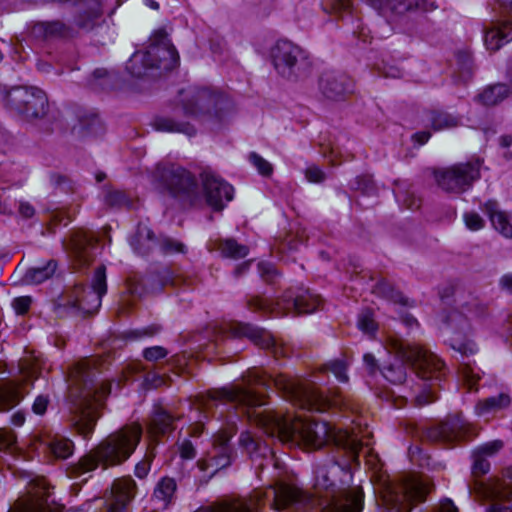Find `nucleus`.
Returning a JSON list of instances; mask_svg holds the SVG:
<instances>
[{"label": "nucleus", "mask_w": 512, "mask_h": 512, "mask_svg": "<svg viewBox=\"0 0 512 512\" xmlns=\"http://www.w3.org/2000/svg\"><path fill=\"white\" fill-rule=\"evenodd\" d=\"M244 380V386L223 388L203 397L201 408L208 413L218 402H231L244 408L260 407L265 402L256 388H267L272 384L294 405L305 410L322 412L333 406L344 405L339 395L326 396L313 384L298 382L282 374L267 376L261 370L253 369L247 372Z\"/></svg>", "instance_id": "nucleus-1"}, {"label": "nucleus", "mask_w": 512, "mask_h": 512, "mask_svg": "<svg viewBox=\"0 0 512 512\" xmlns=\"http://www.w3.org/2000/svg\"><path fill=\"white\" fill-rule=\"evenodd\" d=\"M247 414L268 436L276 437L283 443H303L316 449L333 441L349 453L351 460L358 458L361 442L354 432L332 428L326 422L309 421L301 416L284 415L267 409H255Z\"/></svg>", "instance_id": "nucleus-2"}, {"label": "nucleus", "mask_w": 512, "mask_h": 512, "mask_svg": "<svg viewBox=\"0 0 512 512\" xmlns=\"http://www.w3.org/2000/svg\"><path fill=\"white\" fill-rule=\"evenodd\" d=\"M94 359H83L69 373V411L72 425L83 436L92 433L99 410L111 391L110 384L97 378Z\"/></svg>", "instance_id": "nucleus-3"}, {"label": "nucleus", "mask_w": 512, "mask_h": 512, "mask_svg": "<svg viewBox=\"0 0 512 512\" xmlns=\"http://www.w3.org/2000/svg\"><path fill=\"white\" fill-rule=\"evenodd\" d=\"M387 349L401 360L381 368L382 375L391 383L400 384L406 378L404 362L409 363L423 378L438 380L443 368V362L433 353L416 344H410L402 339L389 338Z\"/></svg>", "instance_id": "nucleus-4"}, {"label": "nucleus", "mask_w": 512, "mask_h": 512, "mask_svg": "<svg viewBox=\"0 0 512 512\" xmlns=\"http://www.w3.org/2000/svg\"><path fill=\"white\" fill-rule=\"evenodd\" d=\"M142 427L138 423L127 424L105 438L93 451L79 461V470L90 472L101 463L104 466H117L127 461L136 450Z\"/></svg>", "instance_id": "nucleus-5"}, {"label": "nucleus", "mask_w": 512, "mask_h": 512, "mask_svg": "<svg viewBox=\"0 0 512 512\" xmlns=\"http://www.w3.org/2000/svg\"><path fill=\"white\" fill-rule=\"evenodd\" d=\"M179 55L164 30L155 31L145 51L135 52L127 62V70L134 77H144L154 70L168 71L177 66Z\"/></svg>", "instance_id": "nucleus-6"}, {"label": "nucleus", "mask_w": 512, "mask_h": 512, "mask_svg": "<svg viewBox=\"0 0 512 512\" xmlns=\"http://www.w3.org/2000/svg\"><path fill=\"white\" fill-rule=\"evenodd\" d=\"M271 58L276 72L290 81L304 77L309 68L306 52L287 40H280L272 47Z\"/></svg>", "instance_id": "nucleus-7"}, {"label": "nucleus", "mask_w": 512, "mask_h": 512, "mask_svg": "<svg viewBox=\"0 0 512 512\" xmlns=\"http://www.w3.org/2000/svg\"><path fill=\"white\" fill-rule=\"evenodd\" d=\"M320 304L321 298L309 290L297 295L290 291L286 292L275 304L261 297H252L248 301L249 308L255 311H283L284 313L295 312L297 314L312 313Z\"/></svg>", "instance_id": "nucleus-8"}, {"label": "nucleus", "mask_w": 512, "mask_h": 512, "mask_svg": "<svg viewBox=\"0 0 512 512\" xmlns=\"http://www.w3.org/2000/svg\"><path fill=\"white\" fill-rule=\"evenodd\" d=\"M183 109L187 115L199 117L214 116L221 119L222 111L229 102L224 95L209 88H189L182 99Z\"/></svg>", "instance_id": "nucleus-9"}, {"label": "nucleus", "mask_w": 512, "mask_h": 512, "mask_svg": "<svg viewBox=\"0 0 512 512\" xmlns=\"http://www.w3.org/2000/svg\"><path fill=\"white\" fill-rule=\"evenodd\" d=\"M7 106L25 119L46 115L48 100L46 94L36 87H15L6 95Z\"/></svg>", "instance_id": "nucleus-10"}, {"label": "nucleus", "mask_w": 512, "mask_h": 512, "mask_svg": "<svg viewBox=\"0 0 512 512\" xmlns=\"http://www.w3.org/2000/svg\"><path fill=\"white\" fill-rule=\"evenodd\" d=\"M106 292V269L104 266H99L95 270L91 285L76 286L69 296L68 303L85 314H93L99 310L102 297Z\"/></svg>", "instance_id": "nucleus-11"}, {"label": "nucleus", "mask_w": 512, "mask_h": 512, "mask_svg": "<svg viewBox=\"0 0 512 512\" xmlns=\"http://www.w3.org/2000/svg\"><path fill=\"white\" fill-rule=\"evenodd\" d=\"M480 177V162L460 163L435 173L438 186L450 193H462L468 190Z\"/></svg>", "instance_id": "nucleus-12"}, {"label": "nucleus", "mask_w": 512, "mask_h": 512, "mask_svg": "<svg viewBox=\"0 0 512 512\" xmlns=\"http://www.w3.org/2000/svg\"><path fill=\"white\" fill-rule=\"evenodd\" d=\"M72 25L74 30L98 34L109 29L101 0H77L74 5Z\"/></svg>", "instance_id": "nucleus-13"}, {"label": "nucleus", "mask_w": 512, "mask_h": 512, "mask_svg": "<svg viewBox=\"0 0 512 512\" xmlns=\"http://www.w3.org/2000/svg\"><path fill=\"white\" fill-rule=\"evenodd\" d=\"M234 432L221 430L213 437L212 448L197 462L198 468L212 478L232 462L233 449L229 444Z\"/></svg>", "instance_id": "nucleus-14"}, {"label": "nucleus", "mask_w": 512, "mask_h": 512, "mask_svg": "<svg viewBox=\"0 0 512 512\" xmlns=\"http://www.w3.org/2000/svg\"><path fill=\"white\" fill-rule=\"evenodd\" d=\"M429 492V486L422 480L409 478L403 481L398 487L392 489L386 496L385 501L388 509L395 512H409L411 503L423 501Z\"/></svg>", "instance_id": "nucleus-15"}, {"label": "nucleus", "mask_w": 512, "mask_h": 512, "mask_svg": "<svg viewBox=\"0 0 512 512\" xmlns=\"http://www.w3.org/2000/svg\"><path fill=\"white\" fill-rule=\"evenodd\" d=\"M50 488L44 479L31 484L29 496L19 500L8 512H86L81 508H71L64 511L49 502Z\"/></svg>", "instance_id": "nucleus-16"}, {"label": "nucleus", "mask_w": 512, "mask_h": 512, "mask_svg": "<svg viewBox=\"0 0 512 512\" xmlns=\"http://www.w3.org/2000/svg\"><path fill=\"white\" fill-rule=\"evenodd\" d=\"M155 177L164 189L175 196L185 195L190 197L196 186L193 176L179 166H158Z\"/></svg>", "instance_id": "nucleus-17"}, {"label": "nucleus", "mask_w": 512, "mask_h": 512, "mask_svg": "<svg viewBox=\"0 0 512 512\" xmlns=\"http://www.w3.org/2000/svg\"><path fill=\"white\" fill-rule=\"evenodd\" d=\"M206 203L215 211H221L234 197L233 187L210 171L201 174Z\"/></svg>", "instance_id": "nucleus-18"}, {"label": "nucleus", "mask_w": 512, "mask_h": 512, "mask_svg": "<svg viewBox=\"0 0 512 512\" xmlns=\"http://www.w3.org/2000/svg\"><path fill=\"white\" fill-rule=\"evenodd\" d=\"M450 345L461 356L459 366L460 378L469 390L476 389V384L481 378L480 372L470 361H466V358L477 352L476 344L471 339L461 338L459 333H455L450 339Z\"/></svg>", "instance_id": "nucleus-19"}, {"label": "nucleus", "mask_w": 512, "mask_h": 512, "mask_svg": "<svg viewBox=\"0 0 512 512\" xmlns=\"http://www.w3.org/2000/svg\"><path fill=\"white\" fill-rule=\"evenodd\" d=\"M469 425L459 414L449 416L445 421L430 427L426 437L435 442L454 443L465 439L469 434Z\"/></svg>", "instance_id": "nucleus-20"}, {"label": "nucleus", "mask_w": 512, "mask_h": 512, "mask_svg": "<svg viewBox=\"0 0 512 512\" xmlns=\"http://www.w3.org/2000/svg\"><path fill=\"white\" fill-rule=\"evenodd\" d=\"M321 94L329 100L344 99L346 94L352 92V81L345 75L336 71H325L318 82Z\"/></svg>", "instance_id": "nucleus-21"}, {"label": "nucleus", "mask_w": 512, "mask_h": 512, "mask_svg": "<svg viewBox=\"0 0 512 512\" xmlns=\"http://www.w3.org/2000/svg\"><path fill=\"white\" fill-rule=\"evenodd\" d=\"M370 6L385 17H396L412 10H432L433 3L426 0H365Z\"/></svg>", "instance_id": "nucleus-22"}, {"label": "nucleus", "mask_w": 512, "mask_h": 512, "mask_svg": "<svg viewBox=\"0 0 512 512\" xmlns=\"http://www.w3.org/2000/svg\"><path fill=\"white\" fill-rule=\"evenodd\" d=\"M235 335H245L251 338L255 344L265 349H271L275 356H286V350L281 343L266 330L251 327L249 325H241L235 330Z\"/></svg>", "instance_id": "nucleus-23"}, {"label": "nucleus", "mask_w": 512, "mask_h": 512, "mask_svg": "<svg viewBox=\"0 0 512 512\" xmlns=\"http://www.w3.org/2000/svg\"><path fill=\"white\" fill-rule=\"evenodd\" d=\"M512 40V20L493 22L485 29L484 43L488 50L497 51Z\"/></svg>", "instance_id": "nucleus-24"}, {"label": "nucleus", "mask_w": 512, "mask_h": 512, "mask_svg": "<svg viewBox=\"0 0 512 512\" xmlns=\"http://www.w3.org/2000/svg\"><path fill=\"white\" fill-rule=\"evenodd\" d=\"M485 310V305L477 299H473L469 303L462 305L461 311H452L448 316V324L452 329H456L458 325H461L462 329L468 330L470 328L468 319L481 317L484 315Z\"/></svg>", "instance_id": "nucleus-25"}, {"label": "nucleus", "mask_w": 512, "mask_h": 512, "mask_svg": "<svg viewBox=\"0 0 512 512\" xmlns=\"http://www.w3.org/2000/svg\"><path fill=\"white\" fill-rule=\"evenodd\" d=\"M484 213L489 217L492 226L504 237L512 238L511 215L499 209L496 201L489 200L483 206Z\"/></svg>", "instance_id": "nucleus-26"}, {"label": "nucleus", "mask_w": 512, "mask_h": 512, "mask_svg": "<svg viewBox=\"0 0 512 512\" xmlns=\"http://www.w3.org/2000/svg\"><path fill=\"white\" fill-rule=\"evenodd\" d=\"M94 245V239L87 233L80 232L76 233L70 241V249L75 259L81 265L89 263L92 258L90 253L91 248Z\"/></svg>", "instance_id": "nucleus-27"}, {"label": "nucleus", "mask_w": 512, "mask_h": 512, "mask_svg": "<svg viewBox=\"0 0 512 512\" xmlns=\"http://www.w3.org/2000/svg\"><path fill=\"white\" fill-rule=\"evenodd\" d=\"M511 401V396L508 393L501 392L498 395L478 401L475 406V412L479 416L495 414L508 408Z\"/></svg>", "instance_id": "nucleus-28"}, {"label": "nucleus", "mask_w": 512, "mask_h": 512, "mask_svg": "<svg viewBox=\"0 0 512 512\" xmlns=\"http://www.w3.org/2000/svg\"><path fill=\"white\" fill-rule=\"evenodd\" d=\"M174 417L165 409L157 407L150 419L148 426L151 436L164 435L173 430Z\"/></svg>", "instance_id": "nucleus-29"}, {"label": "nucleus", "mask_w": 512, "mask_h": 512, "mask_svg": "<svg viewBox=\"0 0 512 512\" xmlns=\"http://www.w3.org/2000/svg\"><path fill=\"white\" fill-rule=\"evenodd\" d=\"M24 397L21 386L14 382H7L0 385V412L8 411L16 406Z\"/></svg>", "instance_id": "nucleus-30"}, {"label": "nucleus", "mask_w": 512, "mask_h": 512, "mask_svg": "<svg viewBox=\"0 0 512 512\" xmlns=\"http://www.w3.org/2000/svg\"><path fill=\"white\" fill-rule=\"evenodd\" d=\"M130 243L137 253L144 255L155 246L156 240L150 228L144 224H140Z\"/></svg>", "instance_id": "nucleus-31"}, {"label": "nucleus", "mask_w": 512, "mask_h": 512, "mask_svg": "<svg viewBox=\"0 0 512 512\" xmlns=\"http://www.w3.org/2000/svg\"><path fill=\"white\" fill-rule=\"evenodd\" d=\"M509 96V89L505 84H496L485 88L478 96L477 101L485 106H494Z\"/></svg>", "instance_id": "nucleus-32"}, {"label": "nucleus", "mask_w": 512, "mask_h": 512, "mask_svg": "<svg viewBox=\"0 0 512 512\" xmlns=\"http://www.w3.org/2000/svg\"><path fill=\"white\" fill-rule=\"evenodd\" d=\"M428 122L434 131H441L459 126L461 117L444 111H431L428 114Z\"/></svg>", "instance_id": "nucleus-33"}, {"label": "nucleus", "mask_w": 512, "mask_h": 512, "mask_svg": "<svg viewBox=\"0 0 512 512\" xmlns=\"http://www.w3.org/2000/svg\"><path fill=\"white\" fill-rule=\"evenodd\" d=\"M363 507V495L360 490L350 491L345 498L334 503L332 512H360Z\"/></svg>", "instance_id": "nucleus-34"}, {"label": "nucleus", "mask_w": 512, "mask_h": 512, "mask_svg": "<svg viewBox=\"0 0 512 512\" xmlns=\"http://www.w3.org/2000/svg\"><path fill=\"white\" fill-rule=\"evenodd\" d=\"M74 31L73 25H66L61 21L42 22L34 27L35 33H43L46 37L70 36Z\"/></svg>", "instance_id": "nucleus-35"}, {"label": "nucleus", "mask_w": 512, "mask_h": 512, "mask_svg": "<svg viewBox=\"0 0 512 512\" xmlns=\"http://www.w3.org/2000/svg\"><path fill=\"white\" fill-rule=\"evenodd\" d=\"M154 128L161 132L183 133L188 136L195 134L194 128L188 123L176 122L171 118L159 117L154 120Z\"/></svg>", "instance_id": "nucleus-36"}, {"label": "nucleus", "mask_w": 512, "mask_h": 512, "mask_svg": "<svg viewBox=\"0 0 512 512\" xmlns=\"http://www.w3.org/2000/svg\"><path fill=\"white\" fill-rule=\"evenodd\" d=\"M56 271V262L48 261L43 266H35L27 270L25 273V281L30 284H40L51 278Z\"/></svg>", "instance_id": "nucleus-37"}, {"label": "nucleus", "mask_w": 512, "mask_h": 512, "mask_svg": "<svg viewBox=\"0 0 512 512\" xmlns=\"http://www.w3.org/2000/svg\"><path fill=\"white\" fill-rule=\"evenodd\" d=\"M45 445L49 448L50 452L59 459H66L73 453V443L68 438L55 435L45 441Z\"/></svg>", "instance_id": "nucleus-38"}, {"label": "nucleus", "mask_w": 512, "mask_h": 512, "mask_svg": "<svg viewBox=\"0 0 512 512\" xmlns=\"http://www.w3.org/2000/svg\"><path fill=\"white\" fill-rule=\"evenodd\" d=\"M218 248L223 256L233 259L243 258L249 252L247 246L239 244L234 239L220 241Z\"/></svg>", "instance_id": "nucleus-39"}, {"label": "nucleus", "mask_w": 512, "mask_h": 512, "mask_svg": "<svg viewBox=\"0 0 512 512\" xmlns=\"http://www.w3.org/2000/svg\"><path fill=\"white\" fill-rule=\"evenodd\" d=\"M176 487L177 485L173 478L164 477L156 485L154 496L156 499L162 501L164 505H167L174 496Z\"/></svg>", "instance_id": "nucleus-40"}, {"label": "nucleus", "mask_w": 512, "mask_h": 512, "mask_svg": "<svg viewBox=\"0 0 512 512\" xmlns=\"http://www.w3.org/2000/svg\"><path fill=\"white\" fill-rule=\"evenodd\" d=\"M374 292L377 295L393 301L394 303H400L403 305L407 304V299L402 295V293L395 290L394 287L386 281L379 282L376 285Z\"/></svg>", "instance_id": "nucleus-41"}, {"label": "nucleus", "mask_w": 512, "mask_h": 512, "mask_svg": "<svg viewBox=\"0 0 512 512\" xmlns=\"http://www.w3.org/2000/svg\"><path fill=\"white\" fill-rule=\"evenodd\" d=\"M105 203L111 207H130L132 202L128 195L119 190H111L105 195Z\"/></svg>", "instance_id": "nucleus-42"}, {"label": "nucleus", "mask_w": 512, "mask_h": 512, "mask_svg": "<svg viewBox=\"0 0 512 512\" xmlns=\"http://www.w3.org/2000/svg\"><path fill=\"white\" fill-rule=\"evenodd\" d=\"M358 328L365 334L372 335L377 330V324L374 320L373 313L366 309L363 310L358 317Z\"/></svg>", "instance_id": "nucleus-43"}, {"label": "nucleus", "mask_w": 512, "mask_h": 512, "mask_svg": "<svg viewBox=\"0 0 512 512\" xmlns=\"http://www.w3.org/2000/svg\"><path fill=\"white\" fill-rule=\"evenodd\" d=\"M347 366L348 364L344 360L337 359L327 363L325 368L331 371L339 381L347 382Z\"/></svg>", "instance_id": "nucleus-44"}, {"label": "nucleus", "mask_w": 512, "mask_h": 512, "mask_svg": "<svg viewBox=\"0 0 512 512\" xmlns=\"http://www.w3.org/2000/svg\"><path fill=\"white\" fill-rule=\"evenodd\" d=\"M154 456L153 450L149 448L144 458L136 464L134 473L139 479H143L148 475Z\"/></svg>", "instance_id": "nucleus-45"}, {"label": "nucleus", "mask_w": 512, "mask_h": 512, "mask_svg": "<svg viewBox=\"0 0 512 512\" xmlns=\"http://www.w3.org/2000/svg\"><path fill=\"white\" fill-rule=\"evenodd\" d=\"M250 161L258 170V172L263 176H270L273 172V167L270 162L261 157L256 153L250 154Z\"/></svg>", "instance_id": "nucleus-46"}, {"label": "nucleus", "mask_w": 512, "mask_h": 512, "mask_svg": "<svg viewBox=\"0 0 512 512\" xmlns=\"http://www.w3.org/2000/svg\"><path fill=\"white\" fill-rule=\"evenodd\" d=\"M324 10L330 13L348 11L351 7L350 0H323Z\"/></svg>", "instance_id": "nucleus-47"}, {"label": "nucleus", "mask_w": 512, "mask_h": 512, "mask_svg": "<svg viewBox=\"0 0 512 512\" xmlns=\"http://www.w3.org/2000/svg\"><path fill=\"white\" fill-rule=\"evenodd\" d=\"M466 227L471 231H478L484 228L485 221L476 212H466L463 215Z\"/></svg>", "instance_id": "nucleus-48"}, {"label": "nucleus", "mask_w": 512, "mask_h": 512, "mask_svg": "<svg viewBox=\"0 0 512 512\" xmlns=\"http://www.w3.org/2000/svg\"><path fill=\"white\" fill-rule=\"evenodd\" d=\"M239 444L251 456L259 448L258 442L255 440V438L248 431H244V432L241 433V435L239 437Z\"/></svg>", "instance_id": "nucleus-49"}, {"label": "nucleus", "mask_w": 512, "mask_h": 512, "mask_svg": "<svg viewBox=\"0 0 512 512\" xmlns=\"http://www.w3.org/2000/svg\"><path fill=\"white\" fill-rule=\"evenodd\" d=\"M473 466L472 473L475 476H480L486 474L490 470V463L487 461L486 457L480 456L476 452L473 453Z\"/></svg>", "instance_id": "nucleus-50"}, {"label": "nucleus", "mask_w": 512, "mask_h": 512, "mask_svg": "<svg viewBox=\"0 0 512 512\" xmlns=\"http://www.w3.org/2000/svg\"><path fill=\"white\" fill-rule=\"evenodd\" d=\"M502 446V441L494 440L479 446L474 452L483 457L492 456L497 453L502 448Z\"/></svg>", "instance_id": "nucleus-51"}, {"label": "nucleus", "mask_w": 512, "mask_h": 512, "mask_svg": "<svg viewBox=\"0 0 512 512\" xmlns=\"http://www.w3.org/2000/svg\"><path fill=\"white\" fill-rule=\"evenodd\" d=\"M16 442V436L11 430H0V449L10 450Z\"/></svg>", "instance_id": "nucleus-52"}, {"label": "nucleus", "mask_w": 512, "mask_h": 512, "mask_svg": "<svg viewBox=\"0 0 512 512\" xmlns=\"http://www.w3.org/2000/svg\"><path fill=\"white\" fill-rule=\"evenodd\" d=\"M305 177L311 183H320L325 180V173L317 166H309L305 170Z\"/></svg>", "instance_id": "nucleus-53"}, {"label": "nucleus", "mask_w": 512, "mask_h": 512, "mask_svg": "<svg viewBox=\"0 0 512 512\" xmlns=\"http://www.w3.org/2000/svg\"><path fill=\"white\" fill-rule=\"evenodd\" d=\"M167 351L161 346H154L144 350L143 356L148 361H157L164 358Z\"/></svg>", "instance_id": "nucleus-54"}, {"label": "nucleus", "mask_w": 512, "mask_h": 512, "mask_svg": "<svg viewBox=\"0 0 512 512\" xmlns=\"http://www.w3.org/2000/svg\"><path fill=\"white\" fill-rule=\"evenodd\" d=\"M161 248L164 252L171 253V252H184V245L172 238H164L161 241Z\"/></svg>", "instance_id": "nucleus-55"}, {"label": "nucleus", "mask_w": 512, "mask_h": 512, "mask_svg": "<svg viewBox=\"0 0 512 512\" xmlns=\"http://www.w3.org/2000/svg\"><path fill=\"white\" fill-rule=\"evenodd\" d=\"M31 303V297L21 296L13 300L12 306L18 314H24L29 310Z\"/></svg>", "instance_id": "nucleus-56"}, {"label": "nucleus", "mask_w": 512, "mask_h": 512, "mask_svg": "<svg viewBox=\"0 0 512 512\" xmlns=\"http://www.w3.org/2000/svg\"><path fill=\"white\" fill-rule=\"evenodd\" d=\"M180 456L183 459H192L196 456V450L189 440H184L179 446Z\"/></svg>", "instance_id": "nucleus-57"}, {"label": "nucleus", "mask_w": 512, "mask_h": 512, "mask_svg": "<svg viewBox=\"0 0 512 512\" xmlns=\"http://www.w3.org/2000/svg\"><path fill=\"white\" fill-rule=\"evenodd\" d=\"M48 403H49L48 396L39 395L33 403V406H32L33 412L38 415H43L47 409Z\"/></svg>", "instance_id": "nucleus-58"}, {"label": "nucleus", "mask_w": 512, "mask_h": 512, "mask_svg": "<svg viewBox=\"0 0 512 512\" xmlns=\"http://www.w3.org/2000/svg\"><path fill=\"white\" fill-rule=\"evenodd\" d=\"M436 399H437V397L431 389H429V390L425 389L423 392H421L420 394H418L415 397V401L418 406H423V405L429 404V403L435 401Z\"/></svg>", "instance_id": "nucleus-59"}, {"label": "nucleus", "mask_w": 512, "mask_h": 512, "mask_svg": "<svg viewBox=\"0 0 512 512\" xmlns=\"http://www.w3.org/2000/svg\"><path fill=\"white\" fill-rule=\"evenodd\" d=\"M363 362H364V366L369 374L373 375L379 370L378 362L373 354H371V353L364 354Z\"/></svg>", "instance_id": "nucleus-60"}, {"label": "nucleus", "mask_w": 512, "mask_h": 512, "mask_svg": "<svg viewBox=\"0 0 512 512\" xmlns=\"http://www.w3.org/2000/svg\"><path fill=\"white\" fill-rule=\"evenodd\" d=\"M20 369L25 377H27V378L36 377L35 363H33L32 360H28V359L24 360L20 365Z\"/></svg>", "instance_id": "nucleus-61"}, {"label": "nucleus", "mask_w": 512, "mask_h": 512, "mask_svg": "<svg viewBox=\"0 0 512 512\" xmlns=\"http://www.w3.org/2000/svg\"><path fill=\"white\" fill-rule=\"evenodd\" d=\"M15 207V201H8L4 193L0 194V213L12 214Z\"/></svg>", "instance_id": "nucleus-62"}, {"label": "nucleus", "mask_w": 512, "mask_h": 512, "mask_svg": "<svg viewBox=\"0 0 512 512\" xmlns=\"http://www.w3.org/2000/svg\"><path fill=\"white\" fill-rule=\"evenodd\" d=\"M19 213L24 218H31L34 215L35 210H34L33 206L30 203H28V202H20L19 203Z\"/></svg>", "instance_id": "nucleus-63"}, {"label": "nucleus", "mask_w": 512, "mask_h": 512, "mask_svg": "<svg viewBox=\"0 0 512 512\" xmlns=\"http://www.w3.org/2000/svg\"><path fill=\"white\" fill-rule=\"evenodd\" d=\"M439 512H458V509L451 500L446 499L441 502Z\"/></svg>", "instance_id": "nucleus-64"}]
</instances>
